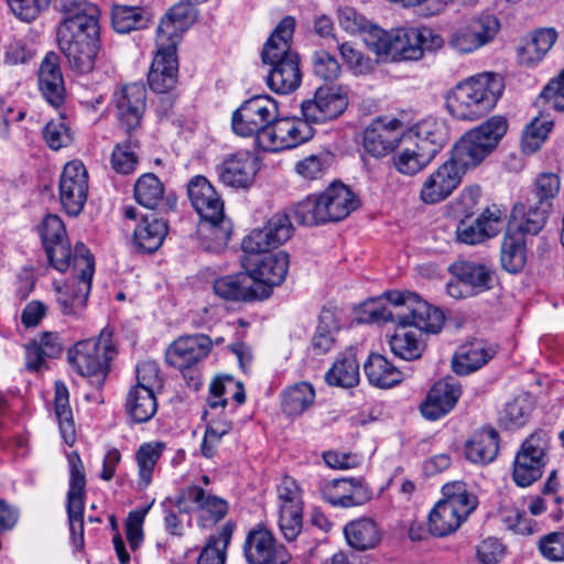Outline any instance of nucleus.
Returning <instances> with one entry per match:
<instances>
[{
	"instance_id": "obj_3",
	"label": "nucleus",
	"mask_w": 564,
	"mask_h": 564,
	"mask_svg": "<svg viewBox=\"0 0 564 564\" xmlns=\"http://www.w3.org/2000/svg\"><path fill=\"white\" fill-rule=\"evenodd\" d=\"M505 90L501 76L480 73L458 83L447 95L446 106L453 117L476 120L494 109Z\"/></svg>"
},
{
	"instance_id": "obj_39",
	"label": "nucleus",
	"mask_w": 564,
	"mask_h": 564,
	"mask_svg": "<svg viewBox=\"0 0 564 564\" xmlns=\"http://www.w3.org/2000/svg\"><path fill=\"white\" fill-rule=\"evenodd\" d=\"M167 235V223L151 213L142 217L133 234L134 245L148 253L156 251Z\"/></svg>"
},
{
	"instance_id": "obj_51",
	"label": "nucleus",
	"mask_w": 564,
	"mask_h": 564,
	"mask_svg": "<svg viewBox=\"0 0 564 564\" xmlns=\"http://www.w3.org/2000/svg\"><path fill=\"white\" fill-rule=\"evenodd\" d=\"M339 329L334 312L323 310L316 330L311 339V349L314 355L327 354L335 345V334Z\"/></svg>"
},
{
	"instance_id": "obj_52",
	"label": "nucleus",
	"mask_w": 564,
	"mask_h": 564,
	"mask_svg": "<svg viewBox=\"0 0 564 564\" xmlns=\"http://www.w3.org/2000/svg\"><path fill=\"white\" fill-rule=\"evenodd\" d=\"M54 405L62 437L66 444L72 445L75 441V424L69 405L68 390L63 382L57 381L55 383Z\"/></svg>"
},
{
	"instance_id": "obj_56",
	"label": "nucleus",
	"mask_w": 564,
	"mask_h": 564,
	"mask_svg": "<svg viewBox=\"0 0 564 564\" xmlns=\"http://www.w3.org/2000/svg\"><path fill=\"white\" fill-rule=\"evenodd\" d=\"M433 158L423 149L412 142V147H405L393 158V164L398 172L404 175H414L422 171Z\"/></svg>"
},
{
	"instance_id": "obj_57",
	"label": "nucleus",
	"mask_w": 564,
	"mask_h": 564,
	"mask_svg": "<svg viewBox=\"0 0 564 564\" xmlns=\"http://www.w3.org/2000/svg\"><path fill=\"white\" fill-rule=\"evenodd\" d=\"M394 356L404 360H415L422 356L424 344L413 330H399L389 340Z\"/></svg>"
},
{
	"instance_id": "obj_1",
	"label": "nucleus",
	"mask_w": 564,
	"mask_h": 564,
	"mask_svg": "<svg viewBox=\"0 0 564 564\" xmlns=\"http://www.w3.org/2000/svg\"><path fill=\"white\" fill-rule=\"evenodd\" d=\"M58 12L59 51L74 73L89 74L100 51L99 9L88 0H59Z\"/></svg>"
},
{
	"instance_id": "obj_40",
	"label": "nucleus",
	"mask_w": 564,
	"mask_h": 564,
	"mask_svg": "<svg viewBox=\"0 0 564 564\" xmlns=\"http://www.w3.org/2000/svg\"><path fill=\"white\" fill-rule=\"evenodd\" d=\"M197 234L206 251L219 252L229 241L231 223L224 214L218 219H204L198 224Z\"/></svg>"
},
{
	"instance_id": "obj_10",
	"label": "nucleus",
	"mask_w": 564,
	"mask_h": 564,
	"mask_svg": "<svg viewBox=\"0 0 564 564\" xmlns=\"http://www.w3.org/2000/svg\"><path fill=\"white\" fill-rule=\"evenodd\" d=\"M367 36V47L379 57L391 62H410L422 58L419 28L400 26L386 31L375 29Z\"/></svg>"
},
{
	"instance_id": "obj_8",
	"label": "nucleus",
	"mask_w": 564,
	"mask_h": 564,
	"mask_svg": "<svg viewBox=\"0 0 564 564\" xmlns=\"http://www.w3.org/2000/svg\"><path fill=\"white\" fill-rule=\"evenodd\" d=\"M115 355L111 333L104 329L97 339L80 340L68 350V361L80 376L93 379V383L99 386L105 381Z\"/></svg>"
},
{
	"instance_id": "obj_23",
	"label": "nucleus",
	"mask_w": 564,
	"mask_h": 564,
	"mask_svg": "<svg viewBox=\"0 0 564 564\" xmlns=\"http://www.w3.org/2000/svg\"><path fill=\"white\" fill-rule=\"evenodd\" d=\"M402 122L399 119H376L364 131V149L375 158H383L391 153L401 142Z\"/></svg>"
},
{
	"instance_id": "obj_25",
	"label": "nucleus",
	"mask_w": 564,
	"mask_h": 564,
	"mask_svg": "<svg viewBox=\"0 0 564 564\" xmlns=\"http://www.w3.org/2000/svg\"><path fill=\"white\" fill-rule=\"evenodd\" d=\"M503 225L505 214L494 205L486 208L475 221H460L456 229L457 240L470 246L478 245L497 236Z\"/></svg>"
},
{
	"instance_id": "obj_41",
	"label": "nucleus",
	"mask_w": 564,
	"mask_h": 564,
	"mask_svg": "<svg viewBox=\"0 0 564 564\" xmlns=\"http://www.w3.org/2000/svg\"><path fill=\"white\" fill-rule=\"evenodd\" d=\"M235 523L225 522L217 531L210 535L203 546L196 564H225L227 560V549L230 544Z\"/></svg>"
},
{
	"instance_id": "obj_34",
	"label": "nucleus",
	"mask_w": 564,
	"mask_h": 564,
	"mask_svg": "<svg viewBox=\"0 0 564 564\" xmlns=\"http://www.w3.org/2000/svg\"><path fill=\"white\" fill-rule=\"evenodd\" d=\"M213 289L217 296L226 301L248 302L263 297V291L258 293L248 271L219 278L215 280Z\"/></svg>"
},
{
	"instance_id": "obj_49",
	"label": "nucleus",
	"mask_w": 564,
	"mask_h": 564,
	"mask_svg": "<svg viewBox=\"0 0 564 564\" xmlns=\"http://www.w3.org/2000/svg\"><path fill=\"white\" fill-rule=\"evenodd\" d=\"M127 139L115 145L110 163L112 169L119 174H130L135 171L139 163L140 140L133 132H126Z\"/></svg>"
},
{
	"instance_id": "obj_64",
	"label": "nucleus",
	"mask_w": 564,
	"mask_h": 564,
	"mask_svg": "<svg viewBox=\"0 0 564 564\" xmlns=\"http://www.w3.org/2000/svg\"><path fill=\"white\" fill-rule=\"evenodd\" d=\"M529 412L530 406L528 401L522 398H517L506 404L500 414V422L508 430L521 427L524 425Z\"/></svg>"
},
{
	"instance_id": "obj_20",
	"label": "nucleus",
	"mask_w": 564,
	"mask_h": 564,
	"mask_svg": "<svg viewBox=\"0 0 564 564\" xmlns=\"http://www.w3.org/2000/svg\"><path fill=\"white\" fill-rule=\"evenodd\" d=\"M348 106V96L340 86L319 87L313 99L301 104L302 116L311 123H323L340 116Z\"/></svg>"
},
{
	"instance_id": "obj_15",
	"label": "nucleus",
	"mask_w": 564,
	"mask_h": 564,
	"mask_svg": "<svg viewBox=\"0 0 564 564\" xmlns=\"http://www.w3.org/2000/svg\"><path fill=\"white\" fill-rule=\"evenodd\" d=\"M294 227L286 212L273 214L262 228L251 230L241 242L243 253L258 254L271 251L285 243L293 235Z\"/></svg>"
},
{
	"instance_id": "obj_54",
	"label": "nucleus",
	"mask_w": 564,
	"mask_h": 564,
	"mask_svg": "<svg viewBox=\"0 0 564 564\" xmlns=\"http://www.w3.org/2000/svg\"><path fill=\"white\" fill-rule=\"evenodd\" d=\"M134 198L140 205L155 209L164 199V185L155 174H142L134 184Z\"/></svg>"
},
{
	"instance_id": "obj_16",
	"label": "nucleus",
	"mask_w": 564,
	"mask_h": 564,
	"mask_svg": "<svg viewBox=\"0 0 564 564\" xmlns=\"http://www.w3.org/2000/svg\"><path fill=\"white\" fill-rule=\"evenodd\" d=\"M69 488L67 491V517L69 530L76 547L84 544V501L86 496V477L80 457L74 453L68 457Z\"/></svg>"
},
{
	"instance_id": "obj_35",
	"label": "nucleus",
	"mask_w": 564,
	"mask_h": 564,
	"mask_svg": "<svg viewBox=\"0 0 564 564\" xmlns=\"http://www.w3.org/2000/svg\"><path fill=\"white\" fill-rule=\"evenodd\" d=\"M344 535L352 550L366 552L381 543L383 530L373 519L359 518L345 525Z\"/></svg>"
},
{
	"instance_id": "obj_37",
	"label": "nucleus",
	"mask_w": 564,
	"mask_h": 564,
	"mask_svg": "<svg viewBox=\"0 0 564 564\" xmlns=\"http://www.w3.org/2000/svg\"><path fill=\"white\" fill-rule=\"evenodd\" d=\"M495 354L496 350L482 341L460 346L452 361L453 370L459 376L469 375L485 366Z\"/></svg>"
},
{
	"instance_id": "obj_13",
	"label": "nucleus",
	"mask_w": 564,
	"mask_h": 564,
	"mask_svg": "<svg viewBox=\"0 0 564 564\" xmlns=\"http://www.w3.org/2000/svg\"><path fill=\"white\" fill-rule=\"evenodd\" d=\"M289 264V254L284 251L245 253L242 258V265L253 279L254 288H267L263 291L264 296L269 295L271 288L280 285L285 280Z\"/></svg>"
},
{
	"instance_id": "obj_30",
	"label": "nucleus",
	"mask_w": 564,
	"mask_h": 564,
	"mask_svg": "<svg viewBox=\"0 0 564 564\" xmlns=\"http://www.w3.org/2000/svg\"><path fill=\"white\" fill-rule=\"evenodd\" d=\"M187 194L200 220L218 219L223 216L224 203L205 176L193 177L188 182Z\"/></svg>"
},
{
	"instance_id": "obj_9",
	"label": "nucleus",
	"mask_w": 564,
	"mask_h": 564,
	"mask_svg": "<svg viewBox=\"0 0 564 564\" xmlns=\"http://www.w3.org/2000/svg\"><path fill=\"white\" fill-rule=\"evenodd\" d=\"M95 271L93 254L83 242L75 246L74 281L65 289L57 288V303L64 315L79 318L86 307Z\"/></svg>"
},
{
	"instance_id": "obj_28",
	"label": "nucleus",
	"mask_w": 564,
	"mask_h": 564,
	"mask_svg": "<svg viewBox=\"0 0 564 564\" xmlns=\"http://www.w3.org/2000/svg\"><path fill=\"white\" fill-rule=\"evenodd\" d=\"M197 11L189 0H181L170 9L156 29V45H177L181 34L196 20Z\"/></svg>"
},
{
	"instance_id": "obj_50",
	"label": "nucleus",
	"mask_w": 564,
	"mask_h": 564,
	"mask_svg": "<svg viewBox=\"0 0 564 564\" xmlns=\"http://www.w3.org/2000/svg\"><path fill=\"white\" fill-rule=\"evenodd\" d=\"M111 22L116 32L129 33L145 28L150 15L142 7L116 4L112 7Z\"/></svg>"
},
{
	"instance_id": "obj_36",
	"label": "nucleus",
	"mask_w": 564,
	"mask_h": 564,
	"mask_svg": "<svg viewBox=\"0 0 564 564\" xmlns=\"http://www.w3.org/2000/svg\"><path fill=\"white\" fill-rule=\"evenodd\" d=\"M557 39V33L552 28H543L531 33L517 50V58L521 65L535 66L551 50Z\"/></svg>"
},
{
	"instance_id": "obj_33",
	"label": "nucleus",
	"mask_w": 564,
	"mask_h": 564,
	"mask_svg": "<svg viewBox=\"0 0 564 564\" xmlns=\"http://www.w3.org/2000/svg\"><path fill=\"white\" fill-rule=\"evenodd\" d=\"M322 495L328 503L341 508L360 506L370 499V494L359 481L347 478L325 484Z\"/></svg>"
},
{
	"instance_id": "obj_62",
	"label": "nucleus",
	"mask_w": 564,
	"mask_h": 564,
	"mask_svg": "<svg viewBox=\"0 0 564 564\" xmlns=\"http://www.w3.org/2000/svg\"><path fill=\"white\" fill-rule=\"evenodd\" d=\"M278 524L283 538L292 542L302 532L303 528V508L286 507L279 508Z\"/></svg>"
},
{
	"instance_id": "obj_4",
	"label": "nucleus",
	"mask_w": 564,
	"mask_h": 564,
	"mask_svg": "<svg viewBox=\"0 0 564 564\" xmlns=\"http://www.w3.org/2000/svg\"><path fill=\"white\" fill-rule=\"evenodd\" d=\"M386 297L393 310L380 306L368 312L371 323L392 322L402 327L412 326L416 329L437 334L444 325V314L437 307L430 305L420 295L411 292L390 291Z\"/></svg>"
},
{
	"instance_id": "obj_53",
	"label": "nucleus",
	"mask_w": 564,
	"mask_h": 564,
	"mask_svg": "<svg viewBox=\"0 0 564 564\" xmlns=\"http://www.w3.org/2000/svg\"><path fill=\"white\" fill-rule=\"evenodd\" d=\"M442 494V500L454 507L457 510V514L462 516L464 520L475 510L478 503L477 497L468 491L467 485L463 481L444 485Z\"/></svg>"
},
{
	"instance_id": "obj_48",
	"label": "nucleus",
	"mask_w": 564,
	"mask_h": 564,
	"mask_svg": "<svg viewBox=\"0 0 564 564\" xmlns=\"http://www.w3.org/2000/svg\"><path fill=\"white\" fill-rule=\"evenodd\" d=\"M359 364L350 350L339 357L326 372L325 380L329 386L351 388L359 382Z\"/></svg>"
},
{
	"instance_id": "obj_47",
	"label": "nucleus",
	"mask_w": 564,
	"mask_h": 564,
	"mask_svg": "<svg viewBox=\"0 0 564 564\" xmlns=\"http://www.w3.org/2000/svg\"><path fill=\"white\" fill-rule=\"evenodd\" d=\"M465 520L454 507L440 500L429 514V531L437 538L447 536L458 530Z\"/></svg>"
},
{
	"instance_id": "obj_7",
	"label": "nucleus",
	"mask_w": 564,
	"mask_h": 564,
	"mask_svg": "<svg viewBox=\"0 0 564 564\" xmlns=\"http://www.w3.org/2000/svg\"><path fill=\"white\" fill-rule=\"evenodd\" d=\"M212 349V338L205 334L180 336L166 348L165 361L182 372L189 388L198 390L202 378L197 365L208 357Z\"/></svg>"
},
{
	"instance_id": "obj_18",
	"label": "nucleus",
	"mask_w": 564,
	"mask_h": 564,
	"mask_svg": "<svg viewBox=\"0 0 564 564\" xmlns=\"http://www.w3.org/2000/svg\"><path fill=\"white\" fill-rule=\"evenodd\" d=\"M88 172L82 161L73 160L65 164L59 177V200L69 216H78L88 197Z\"/></svg>"
},
{
	"instance_id": "obj_46",
	"label": "nucleus",
	"mask_w": 564,
	"mask_h": 564,
	"mask_svg": "<svg viewBox=\"0 0 564 564\" xmlns=\"http://www.w3.org/2000/svg\"><path fill=\"white\" fill-rule=\"evenodd\" d=\"M525 241L524 237L519 231L507 230L501 243L500 261L502 268L510 272H520L525 264Z\"/></svg>"
},
{
	"instance_id": "obj_42",
	"label": "nucleus",
	"mask_w": 564,
	"mask_h": 564,
	"mask_svg": "<svg viewBox=\"0 0 564 564\" xmlns=\"http://www.w3.org/2000/svg\"><path fill=\"white\" fill-rule=\"evenodd\" d=\"M364 370L370 384L381 389L391 388L403 380L402 372L379 354L369 356Z\"/></svg>"
},
{
	"instance_id": "obj_2",
	"label": "nucleus",
	"mask_w": 564,
	"mask_h": 564,
	"mask_svg": "<svg viewBox=\"0 0 564 564\" xmlns=\"http://www.w3.org/2000/svg\"><path fill=\"white\" fill-rule=\"evenodd\" d=\"M295 29L293 17L283 18L263 46L261 58L271 69L268 86L278 94H290L301 84L302 74L297 53L291 51Z\"/></svg>"
},
{
	"instance_id": "obj_43",
	"label": "nucleus",
	"mask_w": 564,
	"mask_h": 564,
	"mask_svg": "<svg viewBox=\"0 0 564 564\" xmlns=\"http://www.w3.org/2000/svg\"><path fill=\"white\" fill-rule=\"evenodd\" d=\"M499 436L494 429L481 430L475 433L466 443V458L476 464H488L492 462L499 451Z\"/></svg>"
},
{
	"instance_id": "obj_14",
	"label": "nucleus",
	"mask_w": 564,
	"mask_h": 564,
	"mask_svg": "<svg viewBox=\"0 0 564 564\" xmlns=\"http://www.w3.org/2000/svg\"><path fill=\"white\" fill-rule=\"evenodd\" d=\"M242 551L248 564H288L292 560L289 550L262 523L248 531Z\"/></svg>"
},
{
	"instance_id": "obj_6",
	"label": "nucleus",
	"mask_w": 564,
	"mask_h": 564,
	"mask_svg": "<svg viewBox=\"0 0 564 564\" xmlns=\"http://www.w3.org/2000/svg\"><path fill=\"white\" fill-rule=\"evenodd\" d=\"M507 129L508 122L503 117L489 118L459 139L451 159L465 172L476 167L497 148Z\"/></svg>"
},
{
	"instance_id": "obj_32",
	"label": "nucleus",
	"mask_w": 564,
	"mask_h": 564,
	"mask_svg": "<svg viewBox=\"0 0 564 564\" xmlns=\"http://www.w3.org/2000/svg\"><path fill=\"white\" fill-rule=\"evenodd\" d=\"M404 139L416 143L434 159L448 140V128L443 120L427 118L417 122Z\"/></svg>"
},
{
	"instance_id": "obj_19",
	"label": "nucleus",
	"mask_w": 564,
	"mask_h": 564,
	"mask_svg": "<svg viewBox=\"0 0 564 564\" xmlns=\"http://www.w3.org/2000/svg\"><path fill=\"white\" fill-rule=\"evenodd\" d=\"M500 28L492 14H482L455 29L448 45L459 54H469L494 40Z\"/></svg>"
},
{
	"instance_id": "obj_61",
	"label": "nucleus",
	"mask_w": 564,
	"mask_h": 564,
	"mask_svg": "<svg viewBox=\"0 0 564 564\" xmlns=\"http://www.w3.org/2000/svg\"><path fill=\"white\" fill-rule=\"evenodd\" d=\"M553 207L546 203L534 202L529 205L528 212L524 214L523 223L519 226V232L536 235L546 224V219Z\"/></svg>"
},
{
	"instance_id": "obj_24",
	"label": "nucleus",
	"mask_w": 564,
	"mask_h": 564,
	"mask_svg": "<svg viewBox=\"0 0 564 564\" xmlns=\"http://www.w3.org/2000/svg\"><path fill=\"white\" fill-rule=\"evenodd\" d=\"M465 173L449 158L425 178L420 191L421 199L426 204L446 199L459 185Z\"/></svg>"
},
{
	"instance_id": "obj_17",
	"label": "nucleus",
	"mask_w": 564,
	"mask_h": 564,
	"mask_svg": "<svg viewBox=\"0 0 564 564\" xmlns=\"http://www.w3.org/2000/svg\"><path fill=\"white\" fill-rule=\"evenodd\" d=\"M311 121L300 118L278 117L269 130L260 137V149L268 152H276L295 148L308 141L314 133Z\"/></svg>"
},
{
	"instance_id": "obj_38",
	"label": "nucleus",
	"mask_w": 564,
	"mask_h": 564,
	"mask_svg": "<svg viewBox=\"0 0 564 564\" xmlns=\"http://www.w3.org/2000/svg\"><path fill=\"white\" fill-rule=\"evenodd\" d=\"M452 273L465 288H470V294L485 292L492 286L494 270L484 263L458 261L452 265Z\"/></svg>"
},
{
	"instance_id": "obj_44",
	"label": "nucleus",
	"mask_w": 564,
	"mask_h": 564,
	"mask_svg": "<svg viewBox=\"0 0 564 564\" xmlns=\"http://www.w3.org/2000/svg\"><path fill=\"white\" fill-rule=\"evenodd\" d=\"M164 449V443L150 442L140 445L135 452V462L138 466V490H144L151 485L155 466L162 457Z\"/></svg>"
},
{
	"instance_id": "obj_60",
	"label": "nucleus",
	"mask_w": 564,
	"mask_h": 564,
	"mask_svg": "<svg viewBox=\"0 0 564 564\" xmlns=\"http://www.w3.org/2000/svg\"><path fill=\"white\" fill-rule=\"evenodd\" d=\"M43 139L54 151L68 147L73 141V132L65 117L48 121L43 128Z\"/></svg>"
},
{
	"instance_id": "obj_12",
	"label": "nucleus",
	"mask_w": 564,
	"mask_h": 564,
	"mask_svg": "<svg viewBox=\"0 0 564 564\" xmlns=\"http://www.w3.org/2000/svg\"><path fill=\"white\" fill-rule=\"evenodd\" d=\"M278 117V105L269 96H254L246 100L232 115L231 126L236 134L256 137L260 148V137L269 130Z\"/></svg>"
},
{
	"instance_id": "obj_45",
	"label": "nucleus",
	"mask_w": 564,
	"mask_h": 564,
	"mask_svg": "<svg viewBox=\"0 0 564 564\" xmlns=\"http://www.w3.org/2000/svg\"><path fill=\"white\" fill-rule=\"evenodd\" d=\"M126 410L133 422H148L158 410L155 392L142 387H132L127 395Z\"/></svg>"
},
{
	"instance_id": "obj_58",
	"label": "nucleus",
	"mask_w": 564,
	"mask_h": 564,
	"mask_svg": "<svg viewBox=\"0 0 564 564\" xmlns=\"http://www.w3.org/2000/svg\"><path fill=\"white\" fill-rule=\"evenodd\" d=\"M338 23L347 33L361 35L366 45L367 36L370 33L372 34L375 29H381L351 7H345L338 10Z\"/></svg>"
},
{
	"instance_id": "obj_29",
	"label": "nucleus",
	"mask_w": 564,
	"mask_h": 564,
	"mask_svg": "<svg viewBox=\"0 0 564 564\" xmlns=\"http://www.w3.org/2000/svg\"><path fill=\"white\" fill-rule=\"evenodd\" d=\"M462 395V387L454 378L437 381L421 404V413L429 420H437L454 409Z\"/></svg>"
},
{
	"instance_id": "obj_31",
	"label": "nucleus",
	"mask_w": 564,
	"mask_h": 564,
	"mask_svg": "<svg viewBox=\"0 0 564 564\" xmlns=\"http://www.w3.org/2000/svg\"><path fill=\"white\" fill-rule=\"evenodd\" d=\"M39 87L45 100L54 107H59L65 100V85L59 66V57L50 52L41 62L39 68Z\"/></svg>"
},
{
	"instance_id": "obj_26",
	"label": "nucleus",
	"mask_w": 564,
	"mask_h": 564,
	"mask_svg": "<svg viewBox=\"0 0 564 564\" xmlns=\"http://www.w3.org/2000/svg\"><path fill=\"white\" fill-rule=\"evenodd\" d=\"M147 100V90L142 84H130L115 94V104L120 127L133 132L141 122Z\"/></svg>"
},
{
	"instance_id": "obj_59",
	"label": "nucleus",
	"mask_w": 564,
	"mask_h": 564,
	"mask_svg": "<svg viewBox=\"0 0 564 564\" xmlns=\"http://www.w3.org/2000/svg\"><path fill=\"white\" fill-rule=\"evenodd\" d=\"M333 162L334 155L330 152H319L299 161L295 171L304 180L316 181L324 177Z\"/></svg>"
},
{
	"instance_id": "obj_22",
	"label": "nucleus",
	"mask_w": 564,
	"mask_h": 564,
	"mask_svg": "<svg viewBox=\"0 0 564 564\" xmlns=\"http://www.w3.org/2000/svg\"><path fill=\"white\" fill-rule=\"evenodd\" d=\"M219 181L229 187L248 188L259 171V160L250 151L229 154L216 167Z\"/></svg>"
},
{
	"instance_id": "obj_5",
	"label": "nucleus",
	"mask_w": 564,
	"mask_h": 564,
	"mask_svg": "<svg viewBox=\"0 0 564 564\" xmlns=\"http://www.w3.org/2000/svg\"><path fill=\"white\" fill-rule=\"evenodd\" d=\"M358 199L343 183L330 184L319 195H310L294 206V216L301 225L314 226L339 221L357 209Z\"/></svg>"
},
{
	"instance_id": "obj_27",
	"label": "nucleus",
	"mask_w": 564,
	"mask_h": 564,
	"mask_svg": "<svg viewBox=\"0 0 564 564\" xmlns=\"http://www.w3.org/2000/svg\"><path fill=\"white\" fill-rule=\"evenodd\" d=\"M177 73L176 46L173 43L158 45L148 74L150 88L158 94L169 93L177 83Z\"/></svg>"
},
{
	"instance_id": "obj_11",
	"label": "nucleus",
	"mask_w": 564,
	"mask_h": 564,
	"mask_svg": "<svg viewBox=\"0 0 564 564\" xmlns=\"http://www.w3.org/2000/svg\"><path fill=\"white\" fill-rule=\"evenodd\" d=\"M549 445L550 437L542 430L533 432L522 442L512 469V478L519 487H528L542 477Z\"/></svg>"
},
{
	"instance_id": "obj_63",
	"label": "nucleus",
	"mask_w": 564,
	"mask_h": 564,
	"mask_svg": "<svg viewBox=\"0 0 564 564\" xmlns=\"http://www.w3.org/2000/svg\"><path fill=\"white\" fill-rule=\"evenodd\" d=\"M312 64L314 74L326 82L337 79L341 72L336 57L325 50L316 51L313 54Z\"/></svg>"
},
{
	"instance_id": "obj_21",
	"label": "nucleus",
	"mask_w": 564,
	"mask_h": 564,
	"mask_svg": "<svg viewBox=\"0 0 564 564\" xmlns=\"http://www.w3.org/2000/svg\"><path fill=\"white\" fill-rule=\"evenodd\" d=\"M187 502L197 506V522L203 529L214 527L228 513V502L225 499L207 492L199 486H189L182 490L175 505L180 511L188 512L191 509L186 506Z\"/></svg>"
},
{
	"instance_id": "obj_55",
	"label": "nucleus",
	"mask_w": 564,
	"mask_h": 564,
	"mask_svg": "<svg viewBox=\"0 0 564 564\" xmlns=\"http://www.w3.org/2000/svg\"><path fill=\"white\" fill-rule=\"evenodd\" d=\"M315 400V390L307 382H300L283 393L282 409L289 415H299L307 410Z\"/></svg>"
}]
</instances>
